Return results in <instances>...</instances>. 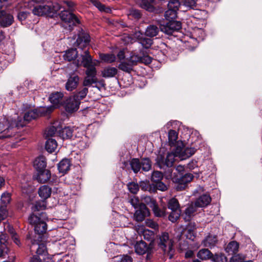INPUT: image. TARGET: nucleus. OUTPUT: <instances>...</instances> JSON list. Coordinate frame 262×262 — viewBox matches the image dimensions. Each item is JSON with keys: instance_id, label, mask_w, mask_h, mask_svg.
Segmentation results:
<instances>
[{"instance_id": "1", "label": "nucleus", "mask_w": 262, "mask_h": 262, "mask_svg": "<svg viewBox=\"0 0 262 262\" xmlns=\"http://www.w3.org/2000/svg\"><path fill=\"white\" fill-rule=\"evenodd\" d=\"M45 112V107L40 108L39 110H33L29 111L25 114L24 120L22 123L18 121L16 122L15 120L5 117L2 118L0 119V131L8 129L13 127L14 126L17 127L25 126L28 122L37 118L39 116L45 115L46 113Z\"/></svg>"}, {"instance_id": "2", "label": "nucleus", "mask_w": 262, "mask_h": 262, "mask_svg": "<svg viewBox=\"0 0 262 262\" xmlns=\"http://www.w3.org/2000/svg\"><path fill=\"white\" fill-rule=\"evenodd\" d=\"M64 10L60 13V17L65 27H69V30L71 31L73 27L80 23L78 17L72 12L74 10L75 4L71 1L63 2Z\"/></svg>"}, {"instance_id": "3", "label": "nucleus", "mask_w": 262, "mask_h": 262, "mask_svg": "<svg viewBox=\"0 0 262 262\" xmlns=\"http://www.w3.org/2000/svg\"><path fill=\"white\" fill-rule=\"evenodd\" d=\"M29 6L32 9V13L38 16L50 15L61 9V7L57 3L55 5L52 3L46 4L42 0H32L29 3Z\"/></svg>"}, {"instance_id": "4", "label": "nucleus", "mask_w": 262, "mask_h": 262, "mask_svg": "<svg viewBox=\"0 0 262 262\" xmlns=\"http://www.w3.org/2000/svg\"><path fill=\"white\" fill-rule=\"evenodd\" d=\"M29 223L34 225L35 235L34 238H42V234L46 232L47 226L44 221L40 217L34 214L29 217Z\"/></svg>"}, {"instance_id": "5", "label": "nucleus", "mask_w": 262, "mask_h": 262, "mask_svg": "<svg viewBox=\"0 0 262 262\" xmlns=\"http://www.w3.org/2000/svg\"><path fill=\"white\" fill-rule=\"evenodd\" d=\"M159 247L165 252H167L170 259L173 257V242L169 239L168 234L166 232L162 233L159 237Z\"/></svg>"}, {"instance_id": "6", "label": "nucleus", "mask_w": 262, "mask_h": 262, "mask_svg": "<svg viewBox=\"0 0 262 262\" xmlns=\"http://www.w3.org/2000/svg\"><path fill=\"white\" fill-rule=\"evenodd\" d=\"M180 6L179 0H170L168 4V9L165 12V17L166 20H173L177 14V11Z\"/></svg>"}, {"instance_id": "7", "label": "nucleus", "mask_w": 262, "mask_h": 262, "mask_svg": "<svg viewBox=\"0 0 262 262\" xmlns=\"http://www.w3.org/2000/svg\"><path fill=\"white\" fill-rule=\"evenodd\" d=\"M182 27L180 21L169 20L166 24L161 25L160 29L162 32L168 35H171L174 32L179 31Z\"/></svg>"}, {"instance_id": "8", "label": "nucleus", "mask_w": 262, "mask_h": 262, "mask_svg": "<svg viewBox=\"0 0 262 262\" xmlns=\"http://www.w3.org/2000/svg\"><path fill=\"white\" fill-rule=\"evenodd\" d=\"M63 94L61 92H56L53 93L49 97L51 103L53 104L47 108H45L46 113H50L53 111L55 108L58 107L61 102Z\"/></svg>"}, {"instance_id": "9", "label": "nucleus", "mask_w": 262, "mask_h": 262, "mask_svg": "<svg viewBox=\"0 0 262 262\" xmlns=\"http://www.w3.org/2000/svg\"><path fill=\"white\" fill-rule=\"evenodd\" d=\"M80 104L79 100L76 99L75 97L72 96L66 99L63 105L67 112L72 113L78 110Z\"/></svg>"}, {"instance_id": "10", "label": "nucleus", "mask_w": 262, "mask_h": 262, "mask_svg": "<svg viewBox=\"0 0 262 262\" xmlns=\"http://www.w3.org/2000/svg\"><path fill=\"white\" fill-rule=\"evenodd\" d=\"M42 238H33L31 239V245L30 246V250L33 251L36 250L37 255H45L47 253V248L45 244H40Z\"/></svg>"}, {"instance_id": "11", "label": "nucleus", "mask_w": 262, "mask_h": 262, "mask_svg": "<svg viewBox=\"0 0 262 262\" xmlns=\"http://www.w3.org/2000/svg\"><path fill=\"white\" fill-rule=\"evenodd\" d=\"M196 151L195 148L193 147H181L178 146L176 148V155L181 160L186 159L192 155Z\"/></svg>"}, {"instance_id": "12", "label": "nucleus", "mask_w": 262, "mask_h": 262, "mask_svg": "<svg viewBox=\"0 0 262 262\" xmlns=\"http://www.w3.org/2000/svg\"><path fill=\"white\" fill-rule=\"evenodd\" d=\"M149 215V211L145 204L141 203L138 209L134 213V219L137 222L143 221L146 216Z\"/></svg>"}, {"instance_id": "13", "label": "nucleus", "mask_w": 262, "mask_h": 262, "mask_svg": "<svg viewBox=\"0 0 262 262\" xmlns=\"http://www.w3.org/2000/svg\"><path fill=\"white\" fill-rule=\"evenodd\" d=\"M176 157H178L176 155V152L174 153L169 152L167 154L165 158L161 156L158 157V162L161 168H162V166L164 165L170 167L173 166Z\"/></svg>"}, {"instance_id": "14", "label": "nucleus", "mask_w": 262, "mask_h": 262, "mask_svg": "<svg viewBox=\"0 0 262 262\" xmlns=\"http://www.w3.org/2000/svg\"><path fill=\"white\" fill-rule=\"evenodd\" d=\"M79 82V77L75 74H72L68 78L65 85L66 89L68 91H72L76 89Z\"/></svg>"}, {"instance_id": "15", "label": "nucleus", "mask_w": 262, "mask_h": 262, "mask_svg": "<svg viewBox=\"0 0 262 262\" xmlns=\"http://www.w3.org/2000/svg\"><path fill=\"white\" fill-rule=\"evenodd\" d=\"M92 58L88 51H85L83 55L80 56L76 62V65L79 67L83 66L84 67H88L92 66Z\"/></svg>"}, {"instance_id": "16", "label": "nucleus", "mask_w": 262, "mask_h": 262, "mask_svg": "<svg viewBox=\"0 0 262 262\" xmlns=\"http://www.w3.org/2000/svg\"><path fill=\"white\" fill-rule=\"evenodd\" d=\"M136 252L139 255H143L146 253L148 255L150 253L151 249L145 242L141 241L137 242L135 245Z\"/></svg>"}, {"instance_id": "17", "label": "nucleus", "mask_w": 262, "mask_h": 262, "mask_svg": "<svg viewBox=\"0 0 262 262\" xmlns=\"http://www.w3.org/2000/svg\"><path fill=\"white\" fill-rule=\"evenodd\" d=\"M51 175V172L49 170L44 169L38 171L37 174L34 176V179L39 183H44L50 180Z\"/></svg>"}, {"instance_id": "18", "label": "nucleus", "mask_w": 262, "mask_h": 262, "mask_svg": "<svg viewBox=\"0 0 262 262\" xmlns=\"http://www.w3.org/2000/svg\"><path fill=\"white\" fill-rule=\"evenodd\" d=\"M2 16L0 17V25L2 27H7L10 26L13 21V17L10 14L4 11L1 12Z\"/></svg>"}, {"instance_id": "19", "label": "nucleus", "mask_w": 262, "mask_h": 262, "mask_svg": "<svg viewBox=\"0 0 262 262\" xmlns=\"http://www.w3.org/2000/svg\"><path fill=\"white\" fill-rule=\"evenodd\" d=\"M211 201V197L208 194L200 196L195 201L194 204L198 207H205L208 205Z\"/></svg>"}, {"instance_id": "20", "label": "nucleus", "mask_w": 262, "mask_h": 262, "mask_svg": "<svg viewBox=\"0 0 262 262\" xmlns=\"http://www.w3.org/2000/svg\"><path fill=\"white\" fill-rule=\"evenodd\" d=\"M137 231L139 234L142 235L144 239L147 241H152L154 238V232L145 229L143 226H138Z\"/></svg>"}, {"instance_id": "21", "label": "nucleus", "mask_w": 262, "mask_h": 262, "mask_svg": "<svg viewBox=\"0 0 262 262\" xmlns=\"http://www.w3.org/2000/svg\"><path fill=\"white\" fill-rule=\"evenodd\" d=\"M198 207L195 204H191L185 209L184 213L183 214V218L186 222L190 221L192 216H193L196 212Z\"/></svg>"}, {"instance_id": "22", "label": "nucleus", "mask_w": 262, "mask_h": 262, "mask_svg": "<svg viewBox=\"0 0 262 262\" xmlns=\"http://www.w3.org/2000/svg\"><path fill=\"white\" fill-rule=\"evenodd\" d=\"M38 193L41 199L46 200L50 196L52 188L48 185H42L39 187Z\"/></svg>"}, {"instance_id": "23", "label": "nucleus", "mask_w": 262, "mask_h": 262, "mask_svg": "<svg viewBox=\"0 0 262 262\" xmlns=\"http://www.w3.org/2000/svg\"><path fill=\"white\" fill-rule=\"evenodd\" d=\"M46 159L43 156H39L34 161V166L37 171L46 169Z\"/></svg>"}, {"instance_id": "24", "label": "nucleus", "mask_w": 262, "mask_h": 262, "mask_svg": "<svg viewBox=\"0 0 262 262\" xmlns=\"http://www.w3.org/2000/svg\"><path fill=\"white\" fill-rule=\"evenodd\" d=\"M195 228L194 226L189 225L183 230V234L186 238L193 241L196 236Z\"/></svg>"}, {"instance_id": "25", "label": "nucleus", "mask_w": 262, "mask_h": 262, "mask_svg": "<svg viewBox=\"0 0 262 262\" xmlns=\"http://www.w3.org/2000/svg\"><path fill=\"white\" fill-rule=\"evenodd\" d=\"M140 7L149 11L154 12L155 10L154 6L156 5V0H141Z\"/></svg>"}, {"instance_id": "26", "label": "nucleus", "mask_w": 262, "mask_h": 262, "mask_svg": "<svg viewBox=\"0 0 262 262\" xmlns=\"http://www.w3.org/2000/svg\"><path fill=\"white\" fill-rule=\"evenodd\" d=\"M217 239L215 235H208L202 242L204 246L209 248H212L215 246Z\"/></svg>"}, {"instance_id": "27", "label": "nucleus", "mask_w": 262, "mask_h": 262, "mask_svg": "<svg viewBox=\"0 0 262 262\" xmlns=\"http://www.w3.org/2000/svg\"><path fill=\"white\" fill-rule=\"evenodd\" d=\"M70 160L68 159H64L59 163L58 168L60 172L64 173L70 169Z\"/></svg>"}, {"instance_id": "28", "label": "nucleus", "mask_w": 262, "mask_h": 262, "mask_svg": "<svg viewBox=\"0 0 262 262\" xmlns=\"http://www.w3.org/2000/svg\"><path fill=\"white\" fill-rule=\"evenodd\" d=\"M197 256L203 260H211L212 253L208 249H202L198 251Z\"/></svg>"}, {"instance_id": "29", "label": "nucleus", "mask_w": 262, "mask_h": 262, "mask_svg": "<svg viewBox=\"0 0 262 262\" xmlns=\"http://www.w3.org/2000/svg\"><path fill=\"white\" fill-rule=\"evenodd\" d=\"M117 73V69L114 67H108L105 68L102 71L101 74L104 78L113 77Z\"/></svg>"}, {"instance_id": "30", "label": "nucleus", "mask_w": 262, "mask_h": 262, "mask_svg": "<svg viewBox=\"0 0 262 262\" xmlns=\"http://www.w3.org/2000/svg\"><path fill=\"white\" fill-rule=\"evenodd\" d=\"M74 131V127H65L62 128L59 132V136L62 137L63 139H71L73 137V133Z\"/></svg>"}, {"instance_id": "31", "label": "nucleus", "mask_w": 262, "mask_h": 262, "mask_svg": "<svg viewBox=\"0 0 262 262\" xmlns=\"http://www.w3.org/2000/svg\"><path fill=\"white\" fill-rule=\"evenodd\" d=\"M159 32V28L154 25L148 26L145 32V34L147 36L152 37L156 36Z\"/></svg>"}, {"instance_id": "32", "label": "nucleus", "mask_w": 262, "mask_h": 262, "mask_svg": "<svg viewBox=\"0 0 262 262\" xmlns=\"http://www.w3.org/2000/svg\"><path fill=\"white\" fill-rule=\"evenodd\" d=\"M57 146L56 141L53 139L49 138L46 141L45 147L49 152L51 153L55 151Z\"/></svg>"}, {"instance_id": "33", "label": "nucleus", "mask_w": 262, "mask_h": 262, "mask_svg": "<svg viewBox=\"0 0 262 262\" xmlns=\"http://www.w3.org/2000/svg\"><path fill=\"white\" fill-rule=\"evenodd\" d=\"M238 244L235 241L230 242L227 245L226 250L229 254L232 255L236 253L238 250Z\"/></svg>"}, {"instance_id": "34", "label": "nucleus", "mask_w": 262, "mask_h": 262, "mask_svg": "<svg viewBox=\"0 0 262 262\" xmlns=\"http://www.w3.org/2000/svg\"><path fill=\"white\" fill-rule=\"evenodd\" d=\"M11 200V194L8 191L2 193L1 197V206L7 207L8 205L10 203Z\"/></svg>"}, {"instance_id": "35", "label": "nucleus", "mask_w": 262, "mask_h": 262, "mask_svg": "<svg viewBox=\"0 0 262 262\" xmlns=\"http://www.w3.org/2000/svg\"><path fill=\"white\" fill-rule=\"evenodd\" d=\"M78 52L76 49H70L66 52L63 55L65 60L69 61L74 60L77 56Z\"/></svg>"}, {"instance_id": "36", "label": "nucleus", "mask_w": 262, "mask_h": 262, "mask_svg": "<svg viewBox=\"0 0 262 262\" xmlns=\"http://www.w3.org/2000/svg\"><path fill=\"white\" fill-rule=\"evenodd\" d=\"M97 83L101 84L102 86H104V84L102 82L98 81L97 78L86 75L83 81V85L84 86H91L93 84H97Z\"/></svg>"}, {"instance_id": "37", "label": "nucleus", "mask_w": 262, "mask_h": 262, "mask_svg": "<svg viewBox=\"0 0 262 262\" xmlns=\"http://www.w3.org/2000/svg\"><path fill=\"white\" fill-rule=\"evenodd\" d=\"M100 58L102 61L106 63H112L114 62L116 57L114 54H100Z\"/></svg>"}, {"instance_id": "38", "label": "nucleus", "mask_w": 262, "mask_h": 262, "mask_svg": "<svg viewBox=\"0 0 262 262\" xmlns=\"http://www.w3.org/2000/svg\"><path fill=\"white\" fill-rule=\"evenodd\" d=\"M91 2L98 8L99 10L102 12L110 13L111 10L108 7H106L104 5L101 4L98 0H90Z\"/></svg>"}, {"instance_id": "39", "label": "nucleus", "mask_w": 262, "mask_h": 262, "mask_svg": "<svg viewBox=\"0 0 262 262\" xmlns=\"http://www.w3.org/2000/svg\"><path fill=\"white\" fill-rule=\"evenodd\" d=\"M193 178V176L187 173L184 176H181L179 178H177L178 182L180 184H186L191 182Z\"/></svg>"}, {"instance_id": "40", "label": "nucleus", "mask_w": 262, "mask_h": 262, "mask_svg": "<svg viewBox=\"0 0 262 262\" xmlns=\"http://www.w3.org/2000/svg\"><path fill=\"white\" fill-rule=\"evenodd\" d=\"M132 169L134 172L137 173L141 168V161L138 159H133L130 163Z\"/></svg>"}, {"instance_id": "41", "label": "nucleus", "mask_w": 262, "mask_h": 262, "mask_svg": "<svg viewBox=\"0 0 262 262\" xmlns=\"http://www.w3.org/2000/svg\"><path fill=\"white\" fill-rule=\"evenodd\" d=\"M133 66L129 61L128 62H121L119 65L118 68L123 71L130 73L133 70Z\"/></svg>"}, {"instance_id": "42", "label": "nucleus", "mask_w": 262, "mask_h": 262, "mask_svg": "<svg viewBox=\"0 0 262 262\" xmlns=\"http://www.w3.org/2000/svg\"><path fill=\"white\" fill-rule=\"evenodd\" d=\"M168 207L171 210H180L178 201L175 198H172L168 201Z\"/></svg>"}, {"instance_id": "43", "label": "nucleus", "mask_w": 262, "mask_h": 262, "mask_svg": "<svg viewBox=\"0 0 262 262\" xmlns=\"http://www.w3.org/2000/svg\"><path fill=\"white\" fill-rule=\"evenodd\" d=\"M83 39L81 38V37L79 36L76 40L77 46L79 48L81 44H82V46H86L90 41V36L88 35H84L83 36Z\"/></svg>"}, {"instance_id": "44", "label": "nucleus", "mask_w": 262, "mask_h": 262, "mask_svg": "<svg viewBox=\"0 0 262 262\" xmlns=\"http://www.w3.org/2000/svg\"><path fill=\"white\" fill-rule=\"evenodd\" d=\"M211 260L213 262H227V259L224 254L216 253L214 255L212 254Z\"/></svg>"}, {"instance_id": "45", "label": "nucleus", "mask_w": 262, "mask_h": 262, "mask_svg": "<svg viewBox=\"0 0 262 262\" xmlns=\"http://www.w3.org/2000/svg\"><path fill=\"white\" fill-rule=\"evenodd\" d=\"M46 204L43 201H37L32 207L33 212L42 210L46 208Z\"/></svg>"}, {"instance_id": "46", "label": "nucleus", "mask_w": 262, "mask_h": 262, "mask_svg": "<svg viewBox=\"0 0 262 262\" xmlns=\"http://www.w3.org/2000/svg\"><path fill=\"white\" fill-rule=\"evenodd\" d=\"M151 164L150 160L148 158L141 160V168L145 171H149L151 168Z\"/></svg>"}, {"instance_id": "47", "label": "nucleus", "mask_w": 262, "mask_h": 262, "mask_svg": "<svg viewBox=\"0 0 262 262\" xmlns=\"http://www.w3.org/2000/svg\"><path fill=\"white\" fill-rule=\"evenodd\" d=\"M88 93V89L86 88H84L82 90L80 91L79 92L74 95L73 96L75 97L76 99H78L79 100V102L80 103V101L85 97Z\"/></svg>"}, {"instance_id": "48", "label": "nucleus", "mask_w": 262, "mask_h": 262, "mask_svg": "<svg viewBox=\"0 0 262 262\" xmlns=\"http://www.w3.org/2000/svg\"><path fill=\"white\" fill-rule=\"evenodd\" d=\"M142 201L152 208L156 204V201L149 196H144L142 198Z\"/></svg>"}, {"instance_id": "49", "label": "nucleus", "mask_w": 262, "mask_h": 262, "mask_svg": "<svg viewBox=\"0 0 262 262\" xmlns=\"http://www.w3.org/2000/svg\"><path fill=\"white\" fill-rule=\"evenodd\" d=\"M154 213L155 216L157 217H163L165 216V208H163L162 209H160L157 205L156 204L152 208Z\"/></svg>"}, {"instance_id": "50", "label": "nucleus", "mask_w": 262, "mask_h": 262, "mask_svg": "<svg viewBox=\"0 0 262 262\" xmlns=\"http://www.w3.org/2000/svg\"><path fill=\"white\" fill-rule=\"evenodd\" d=\"M141 59V56H139L135 53L132 52L128 59V61H129L132 64L135 65L137 62H140Z\"/></svg>"}, {"instance_id": "51", "label": "nucleus", "mask_w": 262, "mask_h": 262, "mask_svg": "<svg viewBox=\"0 0 262 262\" xmlns=\"http://www.w3.org/2000/svg\"><path fill=\"white\" fill-rule=\"evenodd\" d=\"M181 214V210H171L169 215V220L174 223L179 218Z\"/></svg>"}, {"instance_id": "52", "label": "nucleus", "mask_w": 262, "mask_h": 262, "mask_svg": "<svg viewBox=\"0 0 262 262\" xmlns=\"http://www.w3.org/2000/svg\"><path fill=\"white\" fill-rule=\"evenodd\" d=\"M86 70L85 71V74L86 76H89L92 77H96V69L94 66H91L88 67H86Z\"/></svg>"}, {"instance_id": "53", "label": "nucleus", "mask_w": 262, "mask_h": 262, "mask_svg": "<svg viewBox=\"0 0 262 262\" xmlns=\"http://www.w3.org/2000/svg\"><path fill=\"white\" fill-rule=\"evenodd\" d=\"M163 177V173L159 171H155L151 175V180L155 182L161 181Z\"/></svg>"}, {"instance_id": "54", "label": "nucleus", "mask_w": 262, "mask_h": 262, "mask_svg": "<svg viewBox=\"0 0 262 262\" xmlns=\"http://www.w3.org/2000/svg\"><path fill=\"white\" fill-rule=\"evenodd\" d=\"M178 139L177 133L172 129H170L168 132V140L170 143H174Z\"/></svg>"}, {"instance_id": "55", "label": "nucleus", "mask_w": 262, "mask_h": 262, "mask_svg": "<svg viewBox=\"0 0 262 262\" xmlns=\"http://www.w3.org/2000/svg\"><path fill=\"white\" fill-rule=\"evenodd\" d=\"M127 187L129 191L134 194L136 193L139 189L138 184L135 182L129 183L127 185Z\"/></svg>"}, {"instance_id": "56", "label": "nucleus", "mask_w": 262, "mask_h": 262, "mask_svg": "<svg viewBox=\"0 0 262 262\" xmlns=\"http://www.w3.org/2000/svg\"><path fill=\"white\" fill-rule=\"evenodd\" d=\"M140 42L145 49L149 48L152 44V40L149 38H141L140 40Z\"/></svg>"}, {"instance_id": "57", "label": "nucleus", "mask_w": 262, "mask_h": 262, "mask_svg": "<svg viewBox=\"0 0 262 262\" xmlns=\"http://www.w3.org/2000/svg\"><path fill=\"white\" fill-rule=\"evenodd\" d=\"M182 3L186 7L190 9H194L196 7L195 0H182Z\"/></svg>"}, {"instance_id": "58", "label": "nucleus", "mask_w": 262, "mask_h": 262, "mask_svg": "<svg viewBox=\"0 0 262 262\" xmlns=\"http://www.w3.org/2000/svg\"><path fill=\"white\" fill-rule=\"evenodd\" d=\"M69 238L70 237L68 236V234L67 233L65 234V236L62 239H59V242L56 243L57 245H62L63 249H66L68 245V239L66 238Z\"/></svg>"}, {"instance_id": "59", "label": "nucleus", "mask_w": 262, "mask_h": 262, "mask_svg": "<svg viewBox=\"0 0 262 262\" xmlns=\"http://www.w3.org/2000/svg\"><path fill=\"white\" fill-rule=\"evenodd\" d=\"M8 209L7 207L0 206V221L4 220L8 216Z\"/></svg>"}, {"instance_id": "60", "label": "nucleus", "mask_w": 262, "mask_h": 262, "mask_svg": "<svg viewBox=\"0 0 262 262\" xmlns=\"http://www.w3.org/2000/svg\"><path fill=\"white\" fill-rule=\"evenodd\" d=\"M245 257L242 254L233 255L231 258V262H244Z\"/></svg>"}, {"instance_id": "61", "label": "nucleus", "mask_w": 262, "mask_h": 262, "mask_svg": "<svg viewBox=\"0 0 262 262\" xmlns=\"http://www.w3.org/2000/svg\"><path fill=\"white\" fill-rule=\"evenodd\" d=\"M88 140L86 137L82 138L81 140H79L78 143V146L81 149L86 148L89 146Z\"/></svg>"}, {"instance_id": "62", "label": "nucleus", "mask_w": 262, "mask_h": 262, "mask_svg": "<svg viewBox=\"0 0 262 262\" xmlns=\"http://www.w3.org/2000/svg\"><path fill=\"white\" fill-rule=\"evenodd\" d=\"M129 15L136 19H139L141 16L140 11L134 9H132L129 10Z\"/></svg>"}, {"instance_id": "63", "label": "nucleus", "mask_w": 262, "mask_h": 262, "mask_svg": "<svg viewBox=\"0 0 262 262\" xmlns=\"http://www.w3.org/2000/svg\"><path fill=\"white\" fill-rule=\"evenodd\" d=\"M129 202L132 204V205L135 208H139V206L140 204L139 203V199L135 196L131 198Z\"/></svg>"}, {"instance_id": "64", "label": "nucleus", "mask_w": 262, "mask_h": 262, "mask_svg": "<svg viewBox=\"0 0 262 262\" xmlns=\"http://www.w3.org/2000/svg\"><path fill=\"white\" fill-rule=\"evenodd\" d=\"M145 224L147 226L154 229H156L158 227V225L156 222L149 219L146 220Z\"/></svg>"}]
</instances>
